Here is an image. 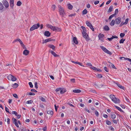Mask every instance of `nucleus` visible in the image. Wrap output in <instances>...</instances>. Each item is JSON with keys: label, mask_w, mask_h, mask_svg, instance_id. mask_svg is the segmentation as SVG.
I'll return each mask as SVG.
<instances>
[{"label": "nucleus", "mask_w": 131, "mask_h": 131, "mask_svg": "<svg viewBox=\"0 0 131 131\" xmlns=\"http://www.w3.org/2000/svg\"><path fill=\"white\" fill-rule=\"evenodd\" d=\"M47 27L48 28H50L51 29L54 31H60L61 30V28H58L57 27L53 26L51 25L48 24Z\"/></svg>", "instance_id": "nucleus-1"}, {"label": "nucleus", "mask_w": 131, "mask_h": 131, "mask_svg": "<svg viewBox=\"0 0 131 131\" xmlns=\"http://www.w3.org/2000/svg\"><path fill=\"white\" fill-rule=\"evenodd\" d=\"M110 98L112 101L116 104H118L120 103V101L118 98H116L113 95H111L110 96Z\"/></svg>", "instance_id": "nucleus-2"}, {"label": "nucleus", "mask_w": 131, "mask_h": 131, "mask_svg": "<svg viewBox=\"0 0 131 131\" xmlns=\"http://www.w3.org/2000/svg\"><path fill=\"white\" fill-rule=\"evenodd\" d=\"M59 11L60 15L62 17H63L64 14H65L64 10L63 8L61 7L60 5L58 6Z\"/></svg>", "instance_id": "nucleus-3"}, {"label": "nucleus", "mask_w": 131, "mask_h": 131, "mask_svg": "<svg viewBox=\"0 0 131 131\" xmlns=\"http://www.w3.org/2000/svg\"><path fill=\"white\" fill-rule=\"evenodd\" d=\"M40 26L39 23L35 24L32 26L30 29V31H33L35 29L38 28Z\"/></svg>", "instance_id": "nucleus-4"}, {"label": "nucleus", "mask_w": 131, "mask_h": 131, "mask_svg": "<svg viewBox=\"0 0 131 131\" xmlns=\"http://www.w3.org/2000/svg\"><path fill=\"white\" fill-rule=\"evenodd\" d=\"M100 47L106 53L110 55H111L112 54V53L111 52L104 47L102 46H100Z\"/></svg>", "instance_id": "nucleus-5"}, {"label": "nucleus", "mask_w": 131, "mask_h": 131, "mask_svg": "<svg viewBox=\"0 0 131 131\" xmlns=\"http://www.w3.org/2000/svg\"><path fill=\"white\" fill-rule=\"evenodd\" d=\"M8 79L9 80L15 81L17 80L16 78L11 74H9L7 77Z\"/></svg>", "instance_id": "nucleus-6"}, {"label": "nucleus", "mask_w": 131, "mask_h": 131, "mask_svg": "<svg viewBox=\"0 0 131 131\" xmlns=\"http://www.w3.org/2000/svg\"><path fill=\"white\" fill-rule=\"evenodd\" d=\"M82 33L83 37L85 38L86 40L87 41H89L90 40V39L88 35L86 32H82Z\"/></svg>", "instance_id": "nucleus-7"}, {"label": "nucleus", "mask_w": 131, "mask_h": 131, "mask_svg": "<svg viewBox=\"0 0 131 131\" xmlns=\"http://www.w3.org/2000/svg\"><path fill=\"white\" fill-rule=\"evenodd\" d=\"M104 36L103 34L101 33L99 34L98 35V37L99 40H100L101 41L103 42L104 41V39L103 38L104 37Z\"/></svg>", "instance_id": "nucleus-8"}, {"label": "nucleus", "mask_w": 131, "mask_h": 131, "mask_svg": "<svg viewBox=\"0 0 131 131\" xmlns=\"http://www.w3.org/2000/svg\"><path fill=\"white\" fill-rule=\"evenodd\" d=\"M17 41H19V42L20 43L21 45L22 46H25L23 44V42L20 39H19V38L16 39L15 40H14L13 41V43H15V42H17Z\"/></svg>", "instance_id": "nucleus-9"}, {"label": "nucleus", "mask_w": 131, "mask_h": 131, "mask_svg": "<svg viewBox=\"0 0 131 131\" xmlns=\"http://www.w3.org/2000/svg\"><path fill=\"white\" fill-rule=\"evenodd\" d=\"M121 17H118L115 20V23L116 24H119L121 22Z\"/></svg>", "instance_id": "nucleus-10"}, {"label": "nucleus", "mask_w": 131, "mask_h": 131, "mask_svg": "<svg viewBox=\"0 0 131 131\" xmlns=\"http://www.w3.org/2000/svg\"><path fill=\"white\" fill-rule=\"evenodd\" d=\"M49 51L55 57H59L60 56L59 55L57 54L55 52L53 51L49 50Z\"/></svg>", "instance_id": "nucleus-11"}, {"label": "nucleus", "mask_w": 131, "mask_h": 131, "mask_svg": "<svg viewBox=\"0 0 131 131\" xmlns=\"http://www.w3.org/2000/svg\"><path fill=\"white\" fill-rule=\"evenodd\" d=\"M2 3L6 8H8L9 6V4L8 2L6 0H3Z\"/></svg>", "instance_id": "nucleus-12"}, {"label": "nucleus", "mask_w": 131, "mask_h": 131, "mask_svg": "<svg viewBox=\"0 0 131 131\" xmlns=\"http://www.w3.org/2000/svg\"><path fill=\"white\" fill-rule=\"evenodd\" d=\"M10 5V7L13 8L14 6V0H10L9 2Z\"/></svg>", "instance_id": "nucleus-13"}, {"label": "nucleus", "mask_w": 131, "mask_h": 131, "mask_svg": "<svg viewBox=\"0 0 131 131\" xmlns=\"http://www.w3.org/2000/svg\"><path fill=\"white\" fill-rule=\"evenodd\" d=\"M29 53V51L28 50L25 49L24 50L23 52V54L25 56L28 55Z\"/></svg>", "instance_id": "nucleus-14"}, {"label": "nucleus", "mask_w": 131, "mask_h": 131, "mask_svg": "<svg viewBox=\"0 0 131 131\" xmlns=\"http://www.w3.org/2000/svg\"><path fill=\"white\" fill-rule=\"evenodd\" d=\"M48 47L50 48H51L53 51H55V47L52 45H48Z\"/></svg>", "instance_id": "nucleus-15"}, {"label": "nucleus", "mask_w": 131, "mask_h": 131, "mask_svg": "<svg viewBox=\"0 0 131 131\" xmlns=\"http://www.w3.org/2000/svg\"><path fill=\"white\" fill-rule=\"evenodd\" d=\"M118 38L117 36H112L111 38H107V39L109 41H111L114 38Z\"/></svg>", "instance_id": "nucleus-16"}, {"label": "nucleus", "mask_w": 131, "mask_h": 131, "mask_svg": "<svg viewBox=\"0 0 131 131\" xmlns=\"http://www.w3.org/2000/svg\"><path fill=\"white\" fill-rule=\"evenodd\" d=\"M51 35V33L49 31H46L45 32L44 35L45 36L49 37Z\"/></svg>", "instance_id": "nucleus-17"}, {"label": "nucleus", "mask_w": 131, "mask_h": 131, "mask_svg": "<svg viewBox=\"0 0 131 131\" xmlns=\"http://www.w3.org/2000/svg\"><path fill=\"white\" fill-rule=\"evenodd\" d=\"M61 89L60 90V93L61 94L63 93L66 92V90L65 89L61 88Z\"/></svg>", "instance_id": "nucleus-18"}, {"label": "nucleus", "mask_w": 131, "mask_h": 131, "mask_svg": "<svg viewBox=\"0 0 131 131\" xmlns=\"http://www.w3.org/2000/svg\"><path fill=\"white\" fill-rule=\"evenodd\" d=\"M73 41L74 43L75 44H77L78 43V42L76 37H74L73 38Z\"/></svg>", "instance_id": "nucleus-19"}, {"label": "nucleus", "mask_w": 131, "mask_h": 131, "mask_svg": "<svg viewBox=\"0 0 131 131\" xmlns=\"http://www.w3.org/2000/svg\"><path fill=\"white\" fill-rule=\"evenodd\" d=\"M103 29L106 31H108L110 30V28L107 25L103 27Z\"/></svg>", "instance_id": "nucleus-20"}, {"label": "nucleus", "mask_w": 131, "mask_h": 131, "mask_svg": "<svg viewBox=\"0 0 131 131\" xmlns=\"http://www.w3.org/2000/svg\"><path fill=\"white\" fill-rule=\"evenodd\" d=\"M68 8L70 10H72V9L73 6L70 4H67Z\"/></svg>", "instance_id": "nucleus-21"}, {"label": "nucleus", "mask_w": 131, "mask_h": 131, "mask_svg": "<svg viewBox=\"0 0 131 131\" xmlns=\"http://www.w3.org/2000/svg\"><path fill=\"white\" fill-rule=\"evenodd\" d=\"M117 85V86L119 87V88H120L121 89H124V87L122 86L120 84L116 83Z\"/></svg>", "instance_id": "nucleus-22"}, {"label": "nucleus", "mask_w": 131, "mask_h": 131, "mask_svg": "<svg viewBox=\"0 0 131 131\" xmlns=\"http://www.w3.org/2000/svg\"><path fill=\"white\" fill-rule=\"evenodd\" d=\"M113 7V6L112 5L110 6L108 10L107 11V12L108 13H110L111 12L112 10Z\"/></svg>", "instance_id": "nucleus-23"}, {"label": "nucleus", "mask_w": 131, "mask_h": 131, "mask_svg": "<svg viewBox=\"0 0 131 131\" xmlns=\"http://www.w3.org/2000/svg\"><path fill=\"white\" fill-rule=\"evenodd\" d=\"M86 24L89 27L90 26L92 25L90 21H86Z\"/></svg>", "instance_id": "nucleus-24"}, {"label": "nucleus", "mask_w": 131, "mask_h": 131, "mask_svg": "<svg viewBox=\"0 0 131 131\" xmlns=\"http://www.w3.org/2000/svg\"><path fill=\"white\" fill-rule=\"evenodd\" d=\"M87 12V10L85 9L83 11L82 14L83 15H84L86 14Z\"/></svg>", "instance_id": "nucleus-25"}, {"label": "nucleus", "mask_w": 131, "mask_h": 131, "mask_svg": "<svg viewBox=\"0 0 131 131\" xmlns=\"http://www.w3.org/2000/svg\"><path fill=\"white\" fill-rule=\"evenodd\" d=\"M4 7L3 4L1 2H0V10H2Z\"/></svg>", "instance_id": "nucleus-26"}, {"label": "nucleus", "mask_w": 131, "mask_h": 131, "mask_svg": "<svg viewBox=\"0 0 131 131\" xmlns=\"http://www.w3.org/2000/svg\"><path fill=\"white\" fill-rule=\"evenodd\" d=\"M115 24V20L114 19L112 20L111 22L110 23V25L112 26H113Z\"/></svg>", "instance_id": "nucleus-27"}, {"label": "nucleus", "mask_w": 131, "mask_h": 131, "mask_svg": "<svg viewBox=\"0 0 131 131\" xmlns=\"http://www.w3.org/2000/svg\"><path fill=\"white\" fill-rule=\"evenodd\" d=\"M73 92L75 93H79L81 92V91L79 90H73Z\"/></svg>", "instance_id": "nucleus-28"}, {"label": "nucleus", "mask_w": 131, "mask_h": 131, "mask_svg": "<svg viewBox=\"0 0 131 131\" xmlns=\"http://www.w3.org/2000/svg\"><path fill=\"white\" fill-rule=\"evenodd\" d=\"M18 86V84L15 83L13 85L12 87L14 88H16Z\"/></svg>", "instance_id": "nucleus-29"}, {"label": "nucleus", "mask_w": 131, "mask_h": 131, "mask_svg": "<svg viewBox=\"0 0 131 131\" xmlns=\"http://www.w3.org/2000/svg\"><path fill=\"white\" fill-rule=\"evenodd\" d=\"M47 113L49 114H50L51 115H52L53 114V112L52 111H48L47 112Z\"/></svg>", "instance_id": "nucleus-30"}, {"label": "nucleus", "mask_w": 131, "mask_h": 131, "mask_svg": "<svg viewBox=\"0 0 131 131\" xmlns=\"http://www.w3.org/2000/svg\"><path fill=\"white\" fill-rule=\"evenodd\" d=\"M46 39V41L47 42L50 41H53L55 40H54L51 39L50 38H48Z\"/></svg>", "instance_id": "nucleus-31"}, {"label": "nucleus", "mask_w": 131, "mask_h": 131, "mask_svg": "<svg viewBox=\"0 0 131 131\" xmlns=\"http://www.w3.org/2000/svg\"><path fill=\"white\" fill-rule=\"evenodd\" d=\"M125 39H124L123 38H122L119 41V43H123L125 41Z\"/></svg>", "instance_id": "nucleus-32"}, {"label": "nucleus", "mask_w": 131, "mask_h": 131, "mask_svg": "<svg viewBox=\"0 0 131 131\" xmlns=\"http://www.w3.org/2000/svg\"><path fill=\"white\" fill-rule=\"evenodd\" d=\"M27 94L28 95H34L35 94V93H32V92H29V93H27Z\"/></svg>", "instance_id": "nucleus-33"}, {"label": "nucleus", "mask_w": 131, "mask_h": 131, "mask_svg": "<svg viewBox=\"0 0 131 131\" xmlns=\"http://www.w3.org/2000/svg\"><path fill=\"white\" fill-rule=\"evenodd\" d=\"M116 116L115 114H111V117L113 119H114L116 118Z\"/></svg>", "instance_id": "nucleus-34"}, {"label": "nucleus", "mask_w": 131, "mask_h": 131, "mask_svg": "<svg viewBox=\"0 0 131 131\" xmlns=\"http://www.w3.org/2000/svg\"><path fill=\"white\" fill-rule=\"evenodd\" d=\"M21 4V3L20 1H18L17 2V5L18 6H20Z\"/></svg>", "instance_id": "nucleus-35"}, {"label": "nucleus", "mask_w": 131, "mask_h": 131, "mask_svg": "<svg viewBox=\"0 0 131 131\" xmlns=\"http://www.w3.org/2000/svg\"><path fill=\"white\" fill-rule=\"evenodd\" d=\"M81 28L83 30V31L82 32H86V29L85 27H84L83 26H81Z\"/></svg>", "instance_id": "nucleus-36"}, {"label": "nucleus", "mask_w": 131, "mask_h": 131, "mask_svg": "<svg viewBox=\"0 0 131 131\" xmlns=\"http://www.w3.org/2000/svg\"><path fill=\"white\" fill-rule=\"evenodd\" d=\"M33 101L32 100L28 101L26 102L27 104H31L33 103Z\"/></svg>", "instance_id": "nucleus-37"}, {"label": "nucleus", "mask_w": 131, "mask_h": 131, "mask_svg": "<svg viewBox=\"0 0 131 131\" xmlns=\"http://www.w3.org/2000/svg\"><path fill=\"white\" fill-rule=\"evenodd\" d=\"M125 34L123 33H121L120 34V36L121 38H123L124 37Z\"/></svg>", "instance_id": "nucleus-38"}, {"label": "nucleus", "mask_w": 131, "mask_h": 131, "mask_svg": "<svg viewBox=\"0 0 131 131\" xmlns=\"http://www.w3.org/2000/svg\"><path fill=\"white\" fill-rule=\"evenodd\" d=\"M115 15V14H112L110 15L109 18V19H110L112 18Z\"/></svg>", "instance_id": "nucleus-39"}, {"label": "nucleus", "mask_w": 131, "mask_h": 131, "mask_svg": "<svg viewBox=\"0 0 131 131\" xmlns=\"http://www.w3.org/2000/svg\"><path fill=\"white\" fill-rule=\"evenodd\" d=\"M106 123L108 125H111L112 124V123L110 121H106Z\"/></svg>", "instance_id": "nucleus-40"}, {"label": "nucleus", "mask_w": 131, "mask_h": 131, "mask_svg": "<svg viewBox=\"0 0 131 131\" xmlns=\"http://www.w3.org/2000/svg\"><path fill=\"white\" fill-rule=\"evenodd\" d=\"M118 110L121 112H123V111L119 107H115Z\"/></svg>", "instance_id": "nucleus-41"}, {"label": "nucleus", "mask_w": 131, "mask_h": 131, "mask_svg": "<svg viewBox=\"0 0 131 131\" xmlns=\"http://www.w3.org/2000/svg\"><path fill=\"white\" fill-rule=\"evenodd\" d=\"M111 67H112L113 68V69H116L117 68H116V67L112 63H111Z\"/></svg>", "instance_id": "nucleus-42"}, {"label": "nucleus", "mask_w": 131, "mask_h": 131, "mask_svg": "<svg viewBox=\"0 0 131 131\" xmlns=\"http://www.w3.org/2000/svg\"><path fill=\"white\" fill-rule=\"evenodd\" d=\"M28 84L30 88H32L33 87V85H32L31 82H30Z\"/></svg>", "instance_id": "nucleus-43"}, {"label": "nucleus", "mask_w": 131, "mask_h": 131, "mask_svg": "<svg viewBox=\"0 0 131 131\" xmlns=\"http://www.w3.org/2000/svg\"><path fill=\"white\" fill-rule=\"evenodd\" d=\"M97 77L99 78H101L102 77V75L101 74H98Z\"/></svg>", "instance_id": "nucleus-44"}, {"label": "nucleus", "mask_w": 131, "mask_h": 131, "mask_svg": "<svg viewBox=\"0 0 131 131\" xmlns=\"http://www.w3.org/2000/svg\"><path fill=\"white\" fill-rule=\"evenodd\" d=\"M104 70L106 72H108L109 71L108 69L106 67H104Z\"/></svg>", "instance_id": "nucleus-45"}, {"label": "nucleus", "mask_w": 131, "mask_h": 131, "mask_svg": "<svg viewBox=\"0 0 131 131\" xmlns=\"http://www.w3.org/2000/svg\"><path fill=\"white\" fill-rule=\"evenodd\" d=\"M12 114H14L15 116H16L17 115V112L15 111H13L12 112Z\"/></svg>", "instance_id": "nucleus-46"}, {"label": "nucleus", "mask_w": 131, "mask_h": 131, "mask_svg": "<svg viewBox=\"0 0 131 131\" xmlns=\"http://www.w3.org/2000/svg\"><path fill=\"white\" fill-rule=\"evenodd\" d=\"M128 20L129 19L128 18H127L126 19L125 22H124V23L125 25H126L128 23Z\"/></svg>", "instance_id": "nucleus-47"}, {"label": "nucleus", "mask_w": 131, "mask_h": 131, "mask_svg": "<svg viewBox=\"0 0 131 131\" xmlns=\"http://www.w3.org/2000/svg\"><path fill=\"white\" fill-rule=\"evenodd\" d=\"M77 64H78L79 65L81 66H83V67H84V66L82 65L83 64L82 63H81L79 62H77Z\"/></svg>", "instance_id": "nucleus-48"}, {"label": "nucleus", "mask_w": 131, "mask_h": 131, "mask_svg": "<svg viewBox=\"0 0 131 131\" xmlns=\"http://www.w3.org/2000/svg\"><path fill=\"white\" fill-rule=\"evenodd\" d=\"M5 111L6 112L8 113H10L9 111V109L7 107H5Z\"/></svg>", "instance_id": "nucleus-49"}, {"label": "nucleus", "mask_w": 131, "mask_h": 131, "mask_svg": "<svg viewBox=\"0 0 131 131\" xmlns=\"http://www.w3.org/2000/svg\"><path fill=\"white\" fill-rule=\"evenodd\" d=\"M40 100L42 101H43V102H45V98H44L43 97H41L40 98Z\"/></svg>", "instance_id": "nucleus-50"}, {"label": "nucleus", "mask_w": 131, "mask_h": 131, "mask_svg": "<svg viewBox=\"0 0 131 131\" xmlns=\"http://www.w3.org/2000/svg\"><path fill=\"white\" fill-rule=\"evenodd\" d=\"M90 68L94 70H96V68L95 67H94V66H92L91 67H90Z\"/></svg>", "instance_id": "nucleus-51"}, {"label": "nucleus", "mask_w": 131, "mask_h": 131, "mask_svg": "<svg viewBox=\"0 0 131 131\" xmlns=\"http://www.w3.org/2000/svg\"><path fill=\"white\" fill-rule=\"evenodd\" d=\"M35 87L36 88V89H37L38 88V87L37 86V82H36L35 83Z\"/></svg>", "instance_id": "nucleus-52"}, {"label": "nucleus", "mask_w": 131, "mask_h": 131, "mask_svg": "<svg viewBox=\"0 0 131 131\" xmlns=\"http://www.w3.org/2000/svg\"><path fill=\"white\" fill-rule=\"evenodd\" d=\"M95 113L97 116H98L99 115V112L96 110L95 111Z\"/></svg>", "instance_id": "nucleus-53"}, {"label": "nucleus", "mask_w": 131, "mask_h": 131, "mask_svg": "<svg viewBox=\"0 0 131 131\" xmlns=\"http://www.w3.org/2000/svg\"><path fill=\"white\" fill-rule=\"evenodd\" d=\"M99 3V1H96L94 2V4L95 5H96L97 4H98Z\"/></svg>", "instance_id": "nucleus-54"}, {"label": "nucleus", "mask_w": 131, "mask_h": 131, "mask_svg": "<svg viewBox=\"0 0 131 131\" xmlns=\"http://www.w3.org/2000/svg\"><path fill=\"white\" fill-rule=\"evenodd\" d=\"M75 80L74 79H71V81L73 83H74L75 82Z\"/></svg>", "instance_id": "nucleus-55"}, {"label": "nucleus", "mask_w": 131, "mask_h": 131, "mask_svg": "<svg viewBox=\"0 0 131 131\" xmlns=\"http://www.w3.org/2000/svg\"><path fill=\"white\" fill-rule=\"evenodd\" d=\"M67 106H74L71 104L69 103H68L67 104Z\"/></svg>", "instance_id": "nucleus-56"}, {"label": "nucleus", "mask_w": 131, "mask_h": 131, "mask_svg": "<svg viewBox=\"0 0 131 131\" xmlns=\"http://www.w3.org/2000/svg\"><path fill=\"white\" fill-rule=\"evenodd\" d=\"M61 88H57V89H56V92H58L59 91H60V90L61 89Z\"/></svg>", "instance_id": "nucleus-57"}, {"label": "nucleus", "mask_w": 131, "mask_h": 131, "mask_svg": "<svg viewBox=\"0 0 131 131\" xmlns=\"http://www.w3.org/2000/svg\"><path fill=\"white\" fill-rule=\"evenodd\" d=\"M86 65L88 66H91V67L92 66V64L90 63H87L86 64Z\"/></svg>", "instance_id": "nucleus-58"}, {"label": "nucleus", "mask_w": 131, "mask_h": 131, "mask_svg": "<svg viewBox=\"0 0 131 131\" xmlns=\"http://www.w3.org/2000/svg\"><path fill=\"white\" fill-rule=\"evenodd\" d=\"M7 122L8 124H9L10 123V119L8 118H7Z\"/></svg>", "instance_id": "nucleus-59"}, {"label": "nucleus", "mask_w": 131, "mask_h": 131, "mask_svg": "<svg viewBox=\"0 0 131 131\" xmlns=\"http://www.w3.org/2000/svg\"><path fill=\"white\" fill-rule=\"evenodd\" d=\"M89 27L92 30V31H94V28L92 25L91 26H90Z\"/></svg>", "instance_id": "nucleus-60"}, {"label": "nucleus", "mask_w": 131, "mask_h": 131, "mask_svg": "<svg viewBox=\"0 0 131 131\" xmlns=\"http://www.w3.org/2000/svg\"><path fill=\"white\" fill-rule=\"evenodd\" d=\"M13 96L14 97L16 98H18L17 95L15 94H13Z\"/></svg>", "instance_id": "nucleus-61"}, {"label": "nucleus", "mask_w": 131, "mask_h": 131, "mask_svg": "<svg viewBox=\"0 0 131 131\" xmlns=\"http://www.w3.org/2000/svg\"><path fill=\"white\" fill-rule=\"evenodd\" d=\"M76 15L75 13H74L69 15V17H72L73 16H74Z\"/></svg>", "instance_id": "nucleus-62"}, {"label": "nucleus", "mask_w": 131, "mask_h": 131, "mask_svg": "<svg viewBox=\"0 0 131 131\" xmlns=\"http://www.w3.org/2000/svg\"><path fill=\"white\" fill-rule=\"evenodd\" d=\"M111 1H112V0H109L108 1H107L106 2V5H108V4H109L111 3Z\"/></svg>", "instance_id": "nucleus-63"}, {"label": "nucleus", "mask_w": 131, "mask_h": 131, "mask_svg": "<svg viewBox=\"0 0 131 131\" xmlns=\"http://www.w3.org/2000/svg\"><path fill=\"white\" fill-rule=\"evenodd\" d=\"M14 124L15 125V126L17 127H19V126L18 125V123L17 122H15V123Z\"/></svg>", "instance_id": "nucleus-64"}]
</instances>
